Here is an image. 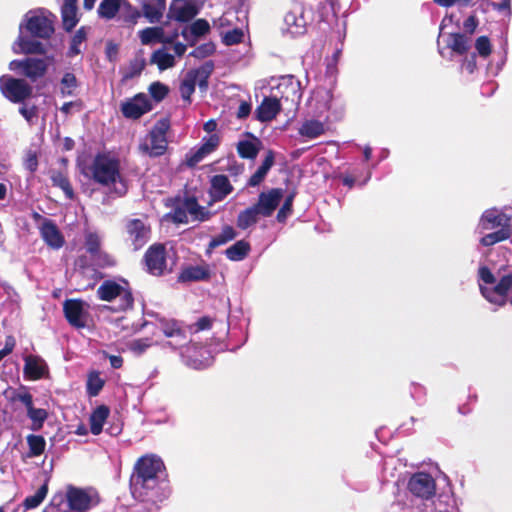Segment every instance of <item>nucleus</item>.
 Wrapping results in <instances>:
<instances>
[{
	"mask_svg": "<svg viewBox=\"0 0 512 512\" xmlns=\"http://www.w3.org/2000/svg\"><path fill=\"white\" fill-rule=\"evenodd\" d=\"M164 462L149 454L137 459L129 480L132 497L142 503L157 506L170 495L168 481L163 478Z\"/></svg>",
	"mask_w": 512,
	"mask_h": 512,
	"instance_id": "f257e3e1",
	"label": "nucleus"
},
{
	"mask_svg": "<svg viewBox=\"0 0 512 512\" xmlns=\"http://www.w3.org/2000/svg\"><path fill=\"white\" fill-rule=\"evenodd\" d=\"M82 173L100 186H113V192L119 197L128 191L127 180L121 173L120 159L110 152L97 153Z\"/></svg>",
	"mask_w": 512,
	"mask_h": 512,
	"instance_id": "f03ea898",
	"label": "nucleus"
},
{
	"mask_svg": "<svg viewBox=\"0 0 512 512\" xmlns=\"http://www.w3.org/2000/svg\"><path fill=\"white\" fill-rule=\"evenodd\" d=\"M481 231L495 230L484 235L480 239V244L484 247L493 246L499 242L508 240L512 235L511 219L505 213L497 209L485 210L479 220Z\"/></svg>",
	"mask_w": 512,
	"mask_h": 512,
	"instance_id": "7ed1b4c3",
	"label": "nucleus"
},
{
	"mask_svg": "<svg viewBox=\"0 0 512 512\" xmlns=\"http://www.w3.org/2000/svg\"><path fill=\"white\" fill-rule=\"evenodd\" d=\"M97 13L100 18L118 20L127 24L128 27L135 25L141 18V12L128 0H102Z\"/></svg>",
	"mask_w": 512,
	"mask_h": 512,
	"instance_id": "20e7f679",
	"label": "nucleus"
},
{
	"mask_svg": "<svg viewBox=\"0 0 512 512\" xmlns=\"http://www.w3.org/2000/svg\"><path fill=\"white\" fill-rule=\"evenodd\" d=\"M170 127L169 117L159 119L150 130L146 141L139 145V150L150 157L164 155L168 148L167 132Z\"/></svg>",
	"mask_w": 512,
	"mask_h": 512,
	"instance_id": "39448f33",
	"label": "nucleus"
},
{
	"mask_svg": "<svg viewBox=\"0 0 512 512\" xmlns=\"http://www.w3.org/2000/svg\"><path fill=\"white\" fill-rule=\"evenodd\" d=\"M97 297L102 301L111 302L119 298V304L113 309L115 312L127 311L133 308L134 297L128 287H123L113 280H105L97 289Z\"/></svg>",
	"mask_w": 512,
	"mask_h": 512,
	"instance_id": "423d86ee",
	"label": "nucleus"
},
{
	"mask_svg": "<svg viewBox=\"0 0 512 512\" xmlns=\"http://www.w3.org/2000/svg\"><path fill=\"white\" fill-rule=\"evenodd\" d=\"M57 17L46 8L27 11L19 24V29L27 32H54Z\"/></svg>",
	"mask_w": 512,
	"mask_h": 512,
	"instance_id": "0eeeda50",
	"label": "nucleus"
},
{
	"mask_svg": "<svg viewBox=\"0 0 512 512\" xmlns=\"http://www.w3.org/2000/svg\"><path fill=\"white\" fill-rule=\"evenodd\" d=\"M0 91L12 103H23L32 97L33 87L23 78L10 75L0 77Z\"/></svg>",
	"mask_w": 512,
	"mask_h": 512,
	"instance_id": "6e6552de",
	"label": "nucleus"
},
{
	"mask_svg": "<svg viewBox=\"0 0 512 512\" xmlns=\"http://www.w3.org/2000/svg\"><path fill=\"white\" fill-rule=\"evenodd\" d=\"M49 63L46 59L26 57L25 59H15L9 63V69L26 77L31 82L43 78L48 70Z\"/></svg>",
	"mask_w": 512,
	"mask_h": 512,
	"instance_id": "1a4fd4ad",
	"label": "nucleus"
},
{
	"mask_svg": "<svg viewBox=\"0 0 512 512\" xmlns=\"http://www.w3.org/2000/svg\"><path fill=\"white\" fill-rule=\"evenodd\" d=\"M142 264L145 271L152 276L160 277L169 272L165 245L162 243L152 244L144 253Z\"/></svg>",
	"mask_w": 512,
	"mask_h": 512,
	"instance_id": "9d476101",
	"label": "nucleus"
},
{
	"mask_svg": "<svg viewBox=\"0 0 512 512\" xmlns=\"http://www.w3.org/2000/svg\"><path fill=\"white\" fill-rule=\"evenodd\" d=\"M51 34H19L13 43L12 50L15 54H39L46 53V46L39 39H49Z\"/></svg>",
	"mask_w": 512,
	"mask_h": 512,
	"instance_id": "9b49d317",
	"label": "nucleus"
},
{
	"mask_svg": "<svg viewBox=\"0 0 512 512\" xmlns=\"http://www.w3.org/2000/svg\"><path fill=\"white\" fill-rule=\"evenodd\" d=\"M482 295L490 302L499 306H504L507 302V296L511 290L509 303L512 305V274L504 275L498 283L491 288L480 287Z\"/></svg>",
	"mask_w": 512,
	"mask_h": 512,
	"instance_id": "f8f14e48",
	"label": "nucleus"
},
{
	"mask_svg": "<svg viewBox=\"0 0 512 512\" xmlns=\"http://www.w3.org/2000/svg\"><path fill=\"white\" fill-rule=\"evenodd\" d=\"M437 46L439 53L443 57H445L446 50H450L451 53L458 55H464L470 48V40L467 34H438Z\"/></svg>",
	"mask_w": 512,
	"mask_h": 512,
	"instance_id": "ddd939ff",
	"label": "nucleus"
},
{
	"mask_svg": "<svg viewBox=\"0 0 512 512\" xmlns=\"http://www.w3.org/2000/svg\"><path fill=\"white\" fill-rule=\"evenodd\" d=\"M127 241H129L134 250L142 248L150 239L151 227L142 219H129L125 224Z\"/></svg>",
	"mask_w": 512,
	"mask_h": 512,
	"instance_id": "4468645a",
	"label": "nucleus"
},
{
	"mask_svg": "<svg viewBox=\"0 0 512 512\" xmlns=\"http://www.w3.org/2000/svg\"><path fill=\"white\" fill-rule=\"evenodd\" d=\"M408 490L416 497L429 499L435 495V481L428 473H415L409 479Z\"/></svg>",
	"mask_w": 512,
	"mask_h": 512,
	"instance_id": "2eb2a0df",
	"label": "nucleus"
},
{
	"mask_svg": "<svg viewBox=\"0 0 512 512\" xmlns=\"http://www.w3.org/2000/svg\"><path fill=\"white\" fill-rule=\"evenodd\" d=\"M200 10V6L196 1H172L168 12L167 18L179 23H186L191 21Z\"/></svg>",
	"mask_w": 512,
	"mask_h": 512,
	"instance_id": "dca6fc26",
	"label": "nucleus"
},
{
	"mask_svg": "<svg viewBox=\"0 0 512 512\" xmlns=\"http://www.w3.org/2000/svg\"><path fill=\"white\" fill-rule=\"evenodd\" d=\"M68 512H87L93 506L92 497L82 488L68 485L66 487Z\"/></svg>",
	"mask_w": 512,
	"mask_h": 512,
	"instance_id": "f3484780",
	"label": "nucleus"
},
{
	"mask_svg": "<svg viewBox=\"0 0 512 512\" xmlns=\"http://www.w3.org/2000/svg\"><path fill=\"white\" fill-rule=\"evenodd\" d=\"M221 137L219 134L214 133L202 138V144L195 151H191L186 155V164L188 167H195L207 155L214 152L220 145Z\"/></svg>",
	"mask_w": 512,
	"mask_h": 512,
	"instance_id": "a211bd4d",
	"label": "nucleus"
},
{
	"mask_svg": "<svg viewBox=\"0 0 512 512\" xmlns=\"http://www.w3.org/2000/svg\"><path fill=\"white\" fill-rule=\"evenodd\" d=\"M152 110V104L144 93L136 94L132 99L122 103L121 112L129 119H139Z\"/></svg>",
	"mask_w": 512,
	"mask_h": 512,
	"instance_id": "6ab92c4d",
	"label": "nucleus"
},
{
	"mask_svg": "<svg viewBox=\"0 0 512 512\" xmlns=\"http://www.w3.org/2000/svg\"><path fill=\"white\" fill-rule=\"evenodd\" d=\"M63 312L67 322L77 329L86 326V312L84 301L81 299H67L63 303Z\"/></svg>",
	"mask_w": 512,
	"mask_h": 512,
	"instance_id": "aec40b11",
	"label": "nucleus"
},
{
	"mask_svg": "<svg viewBox=\"0 0 512 512\" xmlns=\"http://www.w3.org/2000/svg\"><path fill=\"white\" fill-rule=\"evenodd\" d=\"M282 198L283 190L281 188H272L268 192H261L254 206L261 216L270 217L279 206Z\"/></svg>",
	"mask_w": 512,
	"mask_h": 512,
	"instance_id": "412c9836",
	"label": "nucleus"
},
{
	"mask_svg": "<svg viewBox=\"0 0 512 512\" xmlns=\"http://www.w3.org/2000/svg\"><path fill=\"white\" fill-rule=\"evenodd\" d=\"M39 230L43 241L52 249L57 250L64 245V236L53 220L44 218Z\"/></svg>",
	"mask_w": 512,
	"mask_h": 512,
	"instance_id": "4be33fe9",
	"label": "nucleus"
},
{
	"mask_svg": "<svg viewBox=\"0 0 512 512\" xmlns=\"http://www.w3.org/2000/svg\"><path fill=\"white\" fill-rule=\"evenodd\" d=\"M280 111V100L277 97L265 96L262 102L257 106L254 114L258 121L261 123H267L274 120Z\"/></svg>",
	"mask_w": 512,
	"mask_h": 512,
	"instance_id": "5701e85b",
	"label": "nucleus"
},
{
	"mask_svg": "<svg viewBox=\"0 0 512 512\" xmlns=\"http://www.w3.org/2000/svg\"><path fill=\"white\" fill-rule=\"evenodd\" d=\"M233 186L229 178L224 174H217L212 176L210 180L209 195L211 198L210 205L214 202L224 200L233 191Z\"/></svg>",
	"mask_w": 512,
	"mask_h": 512,
	"instance_id": "b1692460",
	"label": "nucleus"
},
{
	"mask_svg": "<svg viewBox=\"0 0 512 512\" xmlns=\"http://www.w3.org/2000/svg\"><path fill=\"white\" fill-rule=\"evenodd\" d=\"M141 17H145L149 23H159L166 11V0H141Z\"/></svg>",
	"mask_w": 512,
	"mask_h": 512,
	"instance_id": "393cba45",
	"label": "nucleus"
},
{
	"mask_svg": "<svg viewBox=\"0 0 512 512\" xmlns=\"http://www.w3.org/2000/svg\"><path fill=\"white\" fill-rule=\"evenodd\" d=\"M215 64L212 60L205 61L200 67L190 70L187 73L191 79L198 84L201 91L208 89V80L213 73Z\"/></svg>",
	"mask_w": 512,
	"mask_h": 512,
	"instance_id": "a878e982",
	"label": "nucleus"
},
{
	"mask_svg": "<svg viewBox=\"0 0 512 512\" xmlns=\"http://www.w3.org/2000/svg\"><path fill=\"white\" fill-rule=\"evenodd\" d=\"M248 136L252 137V141L242 140L237 143V153L242 159L253 160L257 157L262 142L259 138L255 137L252 133H247Z\"/></svg>",
	"mask_w": 512,
	"mask_h": 512,
	"instance_id": "bb28decb",
	"label": "nucleus"
},
{
	"mask_svg": "<svg viewBox=\"0 0 512 512\" xmlns=\"http://www.w3.org/2000/svg\"><path fill=\"white\" fill-rule=\"evenodd\" d=\"M211 276L210 270L206 266H189L184 268L178 276L179 282L205 281Z\"/></svg>",
	"mask_w": 512,
	"mask_h": 512,
	"instance_id": "cd10ccee",
	"label": "nucleus"
},
{
	"mask_svg": "<svg viewBox=\"0 0 512 512\" xmlns=\"http://www.w3.org/2000/svg\"><path fill=\"white\" fill-rule=\"evenodd\" d=\"M46 365L44 362L33 355L25 358L24 375L29 380H39L44 376Z\"/></svg>",
	"mask_w": 512,
	"mask_h": 512,
	"instance_id": "c85d7f7f",
	"label": "nucleus"
},
{
	"mask_svg": "<svg viewBox=\"0 0 512 512\" xmlns=\"http://www.w3.org/2000/svg\"><path fill=\"white\" fill-rule=\"evenodd\" d=\"M182 206L186 212L193 216L195 220L200 222L207 221L211 218L212 213L200 206L195 196L186 197L183 200Z\"/></svg>",
	"mask_w": 512,
	"mask_h": 512,
	"instance_id": "c756f323",
	"label": "nucleus"
},
{
	"mask_svg": "<svg viewBox=\"0 0 512 512\" xmlns=\"http://www.w3.org/2000/svg\"><path fill=\"white\" fill-rule=\"evenodd\" d=\"M110 415V409L106 405L98 406L90 415V431L93 435H99L103 430V425Z\"/></svg>",
	"mask_w": 512,
	"mask_h": 512,
	"instance_id": "7c9ffc66",
	"label": "nucleus"
},
{
	"mask_svg": "<svg viewBox=\"0 0 512 512\" xmlns=\"http://www.w3.org/2000/svg\"><path fill=\"white\" fill-rule=\"evenodd\" d=\"M298 133L308 139H315L325 133V125L319 120H305L298 129Z\"/></svg>",
	"mask_w": 512,
	"mask_h": 512,
	"instance_id": "2f4dec72",
	"label": "nucleus"
},
{
	"mask_svg": "<svg viewBox=\"0 0 512 512\" xmlns=\"http://www.w3.org/2000/svg\"><path fill=\"white\" fill-rule=\"evenodd\" d=\"M50 178L53 186L60 188L64 192L66 198L69 200H73L75 198L73 187L65 173L62 171L53 170L51 171Z\"/></svg>",
	"mask_w": 512,
	"mask_h": 512,
	"instance_id": "473e14b6",
	"label": "nucleus"
},
{
	"mask_svg": "<svg viewBox=\"0 0 512 512\" xmlns=\"http://www.w3.org/2000/svg\"><path fill=\"white\" fill-rule=\"evenodd\" d=\"M250 250L249 242L239 240L225 250V255L231 261H241L248 256Z\"/></svg>",
	"mask_w": 512,
	"mask_h": 512,
	"instance_id": "72a5a7b5",
	"label": "nucleus"
},
{
	"mask_svg": "<svg viewBox=\"0 0 512 512\" xmlns=\"http://www.w3.org/2000/svg\"><path fill=\"white\" fill-rule=\"evenodd\" d=\"M260 215L261 214L254 205L246 208L245 210L241 211L237 216V227L242 230H246L247 228L251 227L252 225L258 222Z\"/></svg>",
	"mask_w": 512,
	"mask_h": 512,
	"instance_id": "f704fd0d",
	"label": "nucleus"
},
{
	"mask_svg": "<svg viewBox=\"0 0 512 512\" xmlns=\"http://www.w3.org/2000/svg\"><path fill=\"white\" fill-rule=\"evenodd\" d=\"M237 236V233L235 229L230 226L226 225L222 228V231L219 235L213 237L211 241L208 244L207 252L210 253L213 249L217 248L218 246L224 245L228 243L229 241H232Z\"/></svg>",
	"mask_w": 512,
	"mask_h": 512,
	"instance_id": "c9c22d12",
	"label": "nucleus"
},
{
	"mask_svg": "<svg viewBox=\"0 0 512 512\" xmlns=\"http://www.w3.org/2000/svg\"><path fill=\"white\" fill-rule=\"evenodd\" d=\"M302 93L300 91V82L289 83L285 86V91H282L281 98L284 101H290L292 105L298 106L301 101Z\"/></svg>",
	"mask_w": 512,
	"mask_h": 512,
	"instance_id": "e433bc0d",
	"label": "nucleus"
},
{
	"mask_svg": "<svg viewBox=\"0 0 512 512\" xmlns=\"http://www.w3.org/2000/svg\"><path fill=\"white\" fill-rule=\"evenodd\" d=\"M48 493V480L36 491L34 495L27 496L23 501V506L26 509L37 508L43 500L46 498Z\"/></svg>",
	"mask_w": 512,
	"mask_h": 512,
	"instance_id": "4c0bfd02",
	"label": "nucleus"
},
{
	"mask_svg": "<svg viewBox=\"0 0 512 512\" xmlns=\"http://www.w3.org/2000/svg\"><path fill=\"white\" fill-rule=\"evenodd\" d=\"M27 444L29 446V456L38 457L45 451L46 441L41 435L29 434L26 437Z\"/></svg>",
	"mask_w": 512,
	"mask_h": 512,
	"instance_id": "58836bf2",
	"label": "nucleus"
},
{
	"mask_svg": "<svg viewBox=\"0 0 512 512\" xmlns=\"http://www.w3.org/2000/svg\"><path fill=\"white\" fill-rule=\"evenodd\" d=\"M105 381L100 377L99 372L92 371L88 375L86 392L90 397H96L103 389Z\"/></svg>",
	"mask_w": 512,
	"mask_h": 512,
	"instance_id": "ea45409f",
	"label": "nucleus"
},
{
	"mask_svg": "<svg viewBox=\"0 0 512 512\" xmlns=\"http://www.w3.org/2000/svg\"><path fill=\"white\" fill-rule=\"evenodd\" d=\"M151 62L156 63L159 70L161 71L171 68L175 65L174 56L164 52L163 49H158L153 52Z\"/></svg>",
	"mask_w": 512,
	"mask_h": 512,
	"instance_id": "a19ab883",
	"label": "nucleus"
},
{
	"mask_svg": "<svg viewBox=\"0 0 512 512\" xmlns=\"http://www.w3.org/2000/svg\"><path fill=\"white\" fill-rule=\"evenodd\" d=\"M27 415L32 421L31 429L33 431L42 429L44 422L48 418V412L43 408L33 407L27 412Z\"/></svg>",
	"mask_w": 512,
	"mask_h": 512,
	"instance_id": "79ce46f5",
	"label": "nucleus"
},
{
	"mask_svg": "<svg viewBox=\"0 0 512 512\" xmlns=\"http://www.w3.org/2000/svg\"><path fill=\"white\" fill-rule=\"evenodd\" d=\"M163 333L166 337L179 339V345H184L187 342L186 333L181 329L176 321L167 322L163 327Z\"/></svg>",
	"mask_w": 512,
	"mask_h": 512,
	"instance_id": "37998d69",
	"label": "nucleus"
},
{
	"mask_svg": "<svg viewBox=\"0 0 512 512\" xmlns=\"http://www.w3.org/2000/svg\"><path fill=\"white\" fill-rule=\"evenodd\" d=\"M180 34H140L141 43L149 45L154 43H172Z\"/></svg>",
	"mask_w": 512,
	"mask_h": 512,
	"instance_id": "c03bdc74",
	"label": "nucleus"
},
{
	"mask_svg": "<svg viewBox=\"0 0 512 512\" xmlns=\"http://www.w3.org/2000/svg\"><path fill=\"white\" fill-rule=\"evenodd\" d=\"M181 35L184 36V40L186 41V43L176 42V39L174 40V42L171 43V44H173V50H174L175 54L179 57L185 53V51L187 49V45L195 46L197 44V42L199 41V38L201 36H204L205 34H181Z\"/></svg>",
	"mask_w": 512,
	"mask_h": 512,
	"instance_id": "a18cd8bd",
	"label": "nucleus"
},
{
	"mask_svg": "<svg viewBox=\"0 0 512 512\" xmlns=\"http://www.w3.org/2000/svg\"><path fill=\"white\" fill-rule=\"evenodd\" d=\"M61 94L62 96H72L75 89L78 87V80L76 76L71 72H66L61 81Z\"/></svg>",
	"mask_w": 512,
	"mask_h": 512,
	"instance_id": "49530a36",
	"label": "nucleus"
},
{
	"mask_svg": "<svg viewBox=\"0 0 512 512\" xmlns=\"http://www.w3.org/2000/svg\"><path fill=\"white\" fill-rule=\"evenodd\" d=\"M296 196V192L292 191L289 193L284 203L282 204L281 208L278 210V213L276 215V219L279 223H285L287 218L292 214L293 212V201Z\"/></svg>",
	"mask_w": 512,
	"mask_h": 512,
	"instance_id": "de8ad7c7",
	"label": "nucleus"
},
{
	"mask_svg": "<svg viewBox=\"0 0 512 512\" xmlns=\"http://www.w3.org/2000/svg\"><path fill=\"white\" fill-rule=\"evenodd\" d=\"M61 13L64 29L69 32L78 22L77 7H62Z\"/></svg>",
	"mask_w": 512,
	"mask_h": 512,
	"instance_id": "09e8293b",
	"label": "nucleus"
},
{
	"mask_svg": "<svg viewBox=\"0 0 512 512\" xmlns=\"http://www.w3.org/2000/svg\"><path fill=\"white\" fill-rule=\"evenodd\" d=\"M216 50V46L213 42L209 41L198 45L194 48L193 51L190 52L189 56H192L197 59H204L208 56L214 54Z\"/></svg>",
	"mask_w": 512,
	"mask_h": 512,
	"instance_id": "8fccbe9b",
	"label": "nucleus"
},
{
	"mask_svg": "<svg viewBox=\"0 0 512 512\" xmlns=\"http://www.w3.org/2000/svg\"><path fill=\"white\" fill-rule=\"evenodd\" d=\"M149 93L156 102H161L168 95L169 87L159 81H156L150 84Z\"/></svg>",
	"mask_w": 512,
	"mask_h": 512,
	"instance_id": "3c124183",
	"label": "nucleus"
},
{
	"mask_svg": "<svg viewBox=\"0 0 512 512\" xmlns=\"http://www.w3.org/2000/svg\"><path fill=\"white\" fill-rule=\"evenodd\" d=\"M195 86L196 83L194 82V80L187 75L180 84L179 90L181 97L184 101L187 102V104L191 103V96L195 91Z\"/></svg>",
	"mask_w": 512,
	"mask_h": 512,
	"instance_id": "603ef678",
	"label": "nucleus"
},
{
	"mask_svg": "<svg viewBox=\"0 0 512 512\" xmlns=\"http://www.w3.org/2000/svg\"><path fill=\"white\" fill-rule=\"evenodd\" d=\"M85 248L91 257L101 251V239L98 234L93 232L86 234Z\"/></svg>",
	"mask_w": 512,
	"mask_h": 512,
	"instance_id": "864d4df0",
	"label": "nucleus"
},
{
	"mask_svg": "<svg viewBox=\"0 0 512 512\" xmlns=\"http://www.w3.org/2000/svg\"><path fill=\"white\" fill-rule=\"evenodd\" d=\"M145 68V60L135 58L130 61L128 71L124 74L123 80L132 79L136 76H139L143 69Z\"/></svg>",
	"mask_w": 512,
	"mask_h": 512,
	"instance_id": "5fc2aeb1",
	"label": "nucleus"
},
{
	"mask_svg": "<svg viewBox=\"0 0 512 512\" xmlns=\"http://www.w3.org/2000/svg\"><path fill=\"white\" fill-rule=\"evenodd\" d=\"M91 258L94 264L100 268L113 267L116 264L115 259L110 254L102 250L97 254H94Z\"/></svg>",
	"mask_w": 512,
	"mask_h": 512,
	"instance_id": "6e6d98bb",
	"label": "nucleus"
},
{
	"mask_svg": "<svg viewBox=\"0 0 512 512\" xmlns=\"http://www.w3.org/2000/svg\"><path fill=\"white\" fill-rule=\"evenodd\" d=\"M475 48L478 54L483 58H487L488 56H490L492 52L491 42L489 38L485 35H482L479 38H477Z\"/></svg>",
	"mask_w": 512,
	"mask_h": 512,
	"instance_id": "4d7b16f0",
	"label": "nucleus"
},
{
	"mask_svg": "<svg viewBox=\"0 0 512 512\" xmlns=\"http://www.w3.org/2000/svg\"><path fill=\"white\" fill-rule=\"evenodd\" d=\"M299 11H290L284 17V22L287 25V29L290 30L292 27L301 28L304 25L302 17H298Z\"/></svg>",
	"mask_w": 512,
	"mask_h": 512,
	"instance_id": "13d9d810",
	"label": "nucleus"
},
{
	"mask_svg": "<svg viewBox=\"0 0 512 512\" xmlns=\"http://www.w3.org/2000/svg\"><path fill=\"white\" fill-rule=\"evenodd\" d=\"M24 167L34 173L38 168V155L33 150H28L24 158Z\"/></svg>",
	"mask_w": 512,
	"mask_h": 512,
	"instance_id": "bf43d9fd",
	"label": "nucleus"
},
{
	"mask_svg": "<svg viewBox=\"0 0 512 512\" xmlns=\"http://www.w3.org/2000/svg\"><path fill=\"white\" fill-rule=\"evenodd\" d=\"M151 346L152 342L149 338H140L130 344V349L137 354H142Z\"/></svg>",
	"mask_w": 512,
	"mask_h": 512,
	"instance_id": "052dcab7",
	"label": "nucleus"
},
{
	"mask_svg": "<svg viewBox=\"0 0 512 512\" xmlns=\"http://www.w3.org/2000/svg\"><path fill=\"white\" fill-rule=\"evenodd\" d=\"M172 221L176 224H187L188 216L185 208L182 205H177L174 207L173 212L171 214Z\"/></svg>",
	"mask_w": 512,
	"mask_h": 512,
	"instance_id": "680f3d73",
	"label": "nucleus"
},
{
	"mask_svg": "<svg viewBox=\"0 0 512 512\" xmlns=\"http://www.w3.org/2000/svg\"><path fill=\"white\" fill-rule=\"evenodd\" d=\"M87 34H74L68 50V56L74 57L80 53L79 45L86 40Z\"/></svg>",
	"mask_w": 512,
	"mask_h": 512,
	"instance_id": "e2e57ef3",
	"label": "nucleus"
},
{
	"mask_svg": "<svg viewBox=\"0 0 512 512\" xmlns=\"http://www.w3.org/2000/svg\"><path fill=\"white\" fill-rule=\"evenodd\" d=\"M66 502V493L57 492L55 493L50 501V507L55 508L57 511L68 512L67 510H62L63 504Z\"/></svg>",
	"mask_w": 512,
	"mask_h": 512,
	"instance_id": "0e129e2a",
	"label": "nucleus"
},
{
	"mask_svg": "<svg viewBox=\"0 0 512 512\" xmlns=\"http://www.w3.org/2000/svg\"><path fill=\"white\" fill-rule=\"evenodd\" d=\"M119 45L114 43L113 41H108L106 43L105 54L106 58L110 62H116L118 59Z\"/></svg>",
	"mask_w": 512,
	"mask_h": 512,
	"instance_id": "69168bd1",
	"label": "nucleus"
},
{
	"mask_svg": "<svg viewBox=\"0 0 512 512\" xmlns=\"http://www.w3.org/2000/svg\"><path fill=\"white\" fill-rule=\"evenodd\" d=\"M275 161V153L273 150H268L266 156L262 162V164L258 167L259 170H262L266 175L274 165Z\"/></svg>",
	"mask_w": 512,
	"mask_h": 512,
	"instance_id": "338daca9",
	"label": "nucleus"
},
{
	"mask_svg": "<svg viewBox=\"0 0 512 512\" xmlns=\"http://www.w3.org/2000/svg\"><path fill=\"white\" fill-rule=\"evenodd\" d=\"M275 161V153L273 150H268L266 156L262 162V164L258 167L259 170H262L266 175L274 165Z\"/></svg>",
	"mask_w": 512,
	"mask_h": 512,
	"instance_id": "774afa93",
	"label": "nucleus"
}]
</instances>
